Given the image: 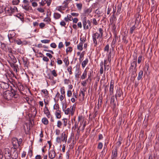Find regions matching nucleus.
Segmentation results:
<instances>
[{
	"mask_svg": "<svg viewBox=\"0 0 159 159\" xmlns=\"http://www.w3.org/2000/svg\"><path fill=\"white\" fill-rule=\"evenodd\" d=\"M3 97L5 99L9 100L13 98H17L19 97L17 91L12 89L10 91L7 90L3 93Z\"/></svg>",
	"mask_w": 159,
	"mask_h": 159,
	"instance_id": "nucleus-1",
	"label": "nucleus"
},
{
	"mask_svg": "<svg viewBox=\"0 0 159 159\" xmlns=\"http://www.w3.org/2000/svg\"><path fill=\"white\" fill-rule=\"evenodd\" d=\"M98 32L99 34H98V32L94 33L92 35V39L93 42V43L95 44L94 46H97V39H98L102 38L103 36V30L102 28H99L98 29Z\"/></svg>",
	"mask_w": 159,
	"mask_h": 159,
	"instance_id": "nucleus-2",
	"label": "nucleus"
},
{
	"mask_svg": "<svg viewBox=\"0 0 159 159\" xmlns=\"http://www.w3.org/2000/svg\"><path fill=\"white\" fill-rule=\"evenodd\" d=\"M137 57H134L133 59L131 61V65L129 69V71L134 74L136 73L137 70Z\"/></svg>",
	"mask_w": 159,
	"mask_h": 159,
	"instance_id": "nucleus-3",
	"label": "nucleus"
},
{
	"mask_svg": "<svg viewBox=\"0 0 159 159\" xmlns=\"http://www.w3.org/2000/svg\"><path fill=\"white\" fill-rule=\"evenodd\" d=\"M82 22L83 24V28L84 30H88L90 29L91 27L89 26L86 22V17H84L82 20Z\"/></svg>",
	"mask_w": 159,
	"mask_h": 159,
	"instance_id": "nucleus-4",
	"label": "nucleus"
},
{
	"mask_svg": "<svg viewBox=\"0 0 159 159\" xmlns=\"http://www.w3.org/2000/svg\"><path fill=\"white\" fill-rule=\"evenodd\" d=\"M8 37L9 40L10 42H11L12 43L14 42L15 43H16L17 44L19 45L21 44L22 43V41L20 39L15 40L14 39L13 37H10L9 35H8Z\"/></svg>",
	"mask_w": 159,
	"mask_h": 159,
	"instance_id": "nucleus-5",
	"label": "nucleus"
},
{
	"mask_svg": "<svg viewBox=\"0 0 159 159\" xmlns=\"http://www.w3.org/2000/svg\"><path fill=\"white\" fill-rule=\"evenodd\" d=\"M0 87L1 89L3 90H6L9 88V85L7 83L0 82Z\"/></svg>",
	"mask_w": 159,
	"mask_h": 159,
	"instance_id": "nucleus-6",
	"label": "nucleus"
},
{
	"mask_svg": "<svg viewBox=\"0 0 159 159\" xmlns=\"http://www.w3.org/2000/svg\"><path fill=\"white\" fill-rule=\"evenodd\" d=\"M114 80H111L110 82V89H109V92L110 95H112L113 93V90H114Z\"/></svg>",
	"mask_w": 159,
	"mask_h": 159,
	"instance_id": "nucleus-7",
	"label": "nucleus"
},
{
	"mask_svg": "<svg viewBox=\"0 0 159 159\" xmlns=\"http://www.w3.org/2000/svg\"><path fill=\"white\" fill-rule=\"evenodd\" d=\"M23 2L25 4V5L23 6H22V7L23 9L26 10L27 11L29 10V2L27 0H24Z\"/></svg>",
	"mask_w": 159,
	"mask_h": 159,
	"instance_id": "nucleus-8",
	"label": "nucleus"
},
{
	"mask_svg": "<svg viewBox=\"0 0 159 159\" xmlns=\"http://www.w3.org/2000/svg\"><path fill=\"white\" fill-rule=\"evenodd\" d=\"M56 156V153L53 150H51L48 153L49 157L51 159L54 158Z\"/></svg>",
	"mask_w": 159,
	"mask_h": 159,
	"instance_id": "nucleus-9",
	"label": "nucleus"
},
{
	"mask_svg": "<svg viewBox=\"0 0 159 159\" xmlns=\"http://www.w3.org/2000/svg\"><path fill=\"white\" fill-rule=\"evenodd\" d=\"M44 113L46 115L47 117L49 118L51 116V113L47 107L46 105L43 109Z\"/></svg>",
	"mask_w": 159,
	"mask_h": 159,
	"instance_id": "nucleus-10",
	"label": "nucleus"
},
{
	"mask_svg": "<svg viewBox=\"0 0 159 159\" xmlns=\"http://www.w3.org/2000/svg\"><path fill=\"white\" fill-rule=\"evenodd\" d=\"M13 152L11 154V158L13 159H16L18 157L17 151L15 148Z\"/></svg>",
	"mask_w": 159,
	"mask_h": 159,
	"instance_id": "nucleus-11",
	"label": "nucleus"
},
{
	"mask_svg": "<svg viewBox=\"0 0 159 159\" xmlns=\"http://www.w3.org/2000/svg\"><path fill=\"white\" fill-rule=\"evenodd\" d=\"M14 142L16 143L17 142L18 145V146H20L22 142V140L21 139H20L19 140L16 138H14L13 139V142H12L13 146L16 145V144L14 143Z\"/></svg>",
	"mask_w": 159,
	"mask_h": 159,
	"instance_id": "nucleus-12",
	"label": "nucleus"
},
{
	"mask_svg": "<svg viewBox=\"0 0 159 159\" xmlns=\"http://www.w3.org/2000/svg\"><path fill=\"white\" fill-rule=\"evenodd\" d=\"M117 156V149L116 148H114L112 150L111 155L112 159H115Z\"/></svg>",
	"mask_w": 159,
	"mask_h": 159,
	"instance_id": "nucleus-13",
	"label": "nucleus"
},
{
	"mask_svg": "<svg viewBox=\"0 0 159 159\" xmlns=\"http://www.w3.org/2000/svg\"><path fill=\"white\" fill-rule=\"evenodd\" d=\"M67 135L66 134L65 132H63L61 134V141L63 142L65 141L66 142L67 141Z\"/></svg>",
	"mask_w": 159,
	"mask_h": 159,
	"instance_id": "nucleus-14",
	"label": "nucleus"
},
{
	"mask_svg": "<svg viewBox=\"0 0 159 159\" xmlns=\"http://www.w3.org/2000/svg\"><path fill=\"white\" fill-rule=\"evenodd\" d=\"M61 112L60 110L56 111L55 112V115L57 119H60L61 118Z\"/></svg>",
	"mask_w": 159,
	"mask_h": 159,
	"instance_id": "nucleus-15",
	"label": "nucleus"
},
{
	"mask_svg": "<svg viewBox=\"0 0 159 159\" xmlns=\"http://www.w3.org/2000/svg\"><path fill=\"white\" fill-rule=\"evenodd\" d=\"M5 153L4 154L5 157L6 156H11V154L10 153V150L8 148H6L5 149Z\"/></svg>",
	"mask_w": 159,
	"mask_h": 159,
	"instance_id": "nucleus-16",
	"label": "nucleus"
},
{
	"mask_svg": "<svg viewBox=\"0 0 159 159\" xmlns=\"http://www.w3.org/2000/svg\"><path fill=\"white\" fill-rule=\"evenodd\" d=\"M143 75V71L142 70L139 71L138 74V76L137 77V79L138 80H139L142 78Z\"/></svg>",
	"mask_w": 159,
	"mask_h": 159,
	"instance_id": "nucleus-17",
	"label": "nucleus"
},
{
	"mask_svg": "<svg viewBox=\"0 0 159 159\" xmlns=\"http://www.w3.org/2000/svg\"><path fill=\"white\" fill-rule=\"evenodd\" d=\"M5 11L6 13L9 14L10 15L12 14L11 7H6L5 8Z\"/></svg>",
	"mask_w": 159,
	"mask_h": 159,
	"instance_id": "nucleus-18",
	"label": "nucleus"
},
{
	"mask_svg": "<svg viewBox=\"0 0 159 159\" xmlns=\"http://www.w3.org/2000/svg\"><path fill=\"white\" fill-rule=\"evenodd\" d=\"M87 70H86V69H85L81 77V79L83 80L87 76Z\"/></svg>",
	"mask_w": 159,
	"mask_h": 159,
	"instance_id": "nucleus-19",
	"label": "nucleus"
},
{
	"mask_svg": "<svg viewBox=\"0 0 159 159\" xmlns=\"http://www.w3.org/2000/svg\"><path fill=\"white\" fill-rule=\"evenodd\" d=\"M64 19L67 22L69 20H73V18L71 15H68L67 17H65Z\"/></svg>",
	"mask_w": 159,
	"mask_h": 159,
	"instance_id": "nucleus-20",
	"label": "nucleus"
},
{
	"mask_svg": "<svg viewBox=\"0 0 159 159\" xmlns=\"http://www.w3.org/2000/svg\"><path fill=\"white\" fill-rule=\"evenodd\" d=\"M42 122L45 125H47L48 124V120L46 117H43L42 119Z\"/></svg>",
	"mask_w": 159,
	"mask_h": 159,
	"instance_id": "nucleus-21",
	"label": "nucleus"
},
{
	"mask_svg": "<svg viewBox=\"0 0 159 159\" xmlns=\"http://www.w3.org/2000/svg\"><path fill=\"white\" fill-rule=\"evenodd\" d=\"M75 105V104H74L72 106H71L70 107V111L72 115L74 113Z\"/></svg>",
	"mask_w": 159,
	"mask_h": 159,
	"instance_id": "nucleus-22",
	"label": "nucleus"
},
{
	"mask_svg": "<svg viewBox=\"0 0 159 159\" xmlns=\"http://www.w3.org/2000/svg\"><path fill=\"white\" fill-rule=\"evenodd\" d=\"M83 44L82 42H80V43L78 44L77 46V48L78 49L80 50V51H82L83 50Z\"/></svg>",
	"mask_w": 159,
	"mask_h": 159,
	"instance_id": "nucleus-23",
	"label": "nucleus"
},
{
	"mask_svg": "<svg viewBox=\"0 0 159 159\" xmlns=\"http://www.w3.org/2000/svg\"><path fill=\"white\" fill-rule=\"evenodd\" d=\"M88 59L86 58L85 60L82 63V67L83 68H84L86 65H87L88 62Z\"/></svg>",
	"mask_w": 159,
	"mask_h": 159,
	"instance_id": "nucleus-24",
	"label": "nucleus"
},
{
	"mask_svg": "<svg viewBox=\"0 0 159 159\" xmlns=\"http://www.w3.org/2000/svg\"><path fill=\"white\" fill-rule=\"evenodd\" d=\"M121 91L120 89H117L116 91V93L115 96L116 98L117 97H120L121 96Z\"/></svg>",
	"mask_w": 159,
	"mask_h": 159,
	"instance_id": "nucleus-25",
	"label": "nucleus"
},
{
	"mask_svg": "<svg viewBox=\"0 0 159 159\" xmlns=\"http://www.w3.org/2000/svg\"><path fill=\"white\" fill-rule=\"evenodd\" d=\"M56 19H59L61 17V15L60 14L57 13H55L54 14L53 16Z\"/></svg>",
	"mask_w": 159,
	"mask_h": 159,
	"instance_id": "nucleus-26",
	"label": "nucleus"
},
{
	"mask_svg": "<svg viewBox=\"0 0 159 159\" xmlns=\"http://www.w3.org/2000/svg\"><path fill=\"white\" fill-rule=\"evenodd\" d=\"M92 10V8H89L87 9L86 10H84V13L85 14H88L91 13Z\"/></svg>",
	"mask_w": 159,
	"mask_h": 159,
	"instance_id": "nucleus-27",
	"label": "nucleus"
},
{
	"mask_svg": "<svg viewBox=\"0 0 159 159\" xmlns=\"http://www.w3.org/2000/svg\"><path fill=\"white\" fill-rule=\"evenodd\" d=\"M63 121V127H66L67 124L68 120L66 118H64L62 119Z\"/></svg>",
	"mask_w": 159,
	"mask_h": 159,
	"instance_id": "nucleus-28",
	"label": "nucleus"
},
{
	"mask_svg": "<svg viewBox=\"0 0 159 159\" xmlns=\"http://www.w3.org/2000/svg\"><path fill=\"white\" fill-rule=\"evenodd\" d=\"M102 99V96H99V99L98 102V107H99V106H101Z\"/></svg>",
	"mask_w": 159,
	"mask_h": 159,
	"instance_id": "nucleus-29",
	"label": "nucleus"
},
{
	"mask_svg": "<svg viewBox=\"0 0 159 159\" xmlns=\"http://www.w3.org/2000/svg\"><path fill=\"white\" fill-rule=\"evenodd\" d=\"M76 6L78 10H81L82 7V4L81 3H76Z\"/></svg>",
	"mask_w": 159,
	"mask_h": 159,
	"instance_id": "nucleus-30",
	"label": "nucleus"
},
{
	"mask_svg": "<svg viewBox=\"0 0 159 159\" xmlns=\"http://www.w3.org/2000/svg\"><path fill=\"white\" fill-rule=\"evenodd\" d=\"M39 54H41L42 56H43V61L46 62H48L49 61L48 58L47 57L44 56L43 54H42L41 52H39Z\"/></svg>",
	"mask_w": 159,
	"mask_h": 159,
	"instance_id": "nucleus-31",
	"label": "nucleus"
},
{
	"mask_svg": "<svg viewBox=\"0 0 159 159\" xmlns=\"http://www.w3.org/2000/svg\"><path fill=\"white\" fill-rule=\"evenodd\" d=\"M62 123L61 121L60 120H58L57 121V126L59 128H61L62 125Z\"/></svg>",
	"mask_w": 159,
	"mask_h": 159,
	"instance_id": "nucleus-32",
	"label": "nucleus"
},
{
	"mask_svg": "<svg viewBox=\"0 0 159 159\" xmlns=\"http://www.w3.org/2000/svg\"><path fill=\"white\" fill-rule=\"evenodd\" d=\"M59 106L58 104H55L53 107V109L56 110V111L60 110H59Z\"/></svg>",
	"mask_w": 159,
	"mask_h": 159,
	"instance_id": "nucleus-33",
	"label": "nucleus"
},
{
	"mask_svg": "<svg viewBox=\"0 0 159 159\" xmlns=\"http://www.w3.org/2000/svg\"><path fill=\"white\" fill-rule=\"evenodd\" d=\"M136 28V27H135V25H134L131 27L129 32L130 34H132L133 33V31Z\"/></svg>",
	"mask_w": 159,
	"mask_h": 159,
	"instance_id": "nucleus-34",
	"label": "nucleus"
},
{
	"mask_svg": "<svg viewBox=\"0 0 159 159\" xmlns=\"http://www.w3.org/2000/svg\"><path fill=\"white\" fill-rule=\"evenodd\" d=\"M11 11L12 14L13 13H14L16 11H17V7L15 6H14L13 8L12 7H11Z\"/></svg>",
	"mask_w": 159,
	"mask_h": 159,
	"instance_id": "nucleus-35",
	"label": "nucleus"
},
{
	"mask_svg": "<svg viewBox=\"0 0 159 159\" xmlns=\"http://www.w3.org/2000/svg\"><path fill=\"white\" fill-rule=\"evenodd\" d=\"M51 73L54 77H56L57 76V74L55 70H53L51 71Z\"/></svg>",
	"mask_w": 159,
	"mask_h": 159,
	"instance_id": "nucleus-36",
	"label": "nucleus"
},
{
	"mask_svg": "<svg viewBox=\"0 0 159 159\" xmlns=\"http://www.w3.org/2000/svg\"><path fill=\"white\" fill-rule=\"evenodd\" d=\"M20 0H13L12 3L13 5H18L20 2Z\"/></svg>",
	"mask_w": 159,
	"mask_h": 159,
	"instance_id": "nucleus-37",
	"label": "nucleus"
},
{
	"mask_svg": "<svg viewBox=\"0 0 159 159\" xmlns=\"http://www.w3.org/2000/svg\"><path fill=\"white\" fill-rule=\"evenodd\" d=\"M71 1V0H66L65 1H64L62 3V4H65L67 6H68L69 3Z\"/></svg>",
	"mask_w": 159,
	"mask_h": 159,
	"instance_id": "nucleus-38",
	"label": "nucleus"
},
{
	"mask_svg": "<svg viewBox=\"0 0 159 159\" xmlns=\"http://www.w3.org/2000/svg\"><path fill=\"white\" fill-rule=\"evenodd\" d=\"M64 61L66 66H68L69 64V62L68 59L65 58L64 59Z\"/></svg>",
	"mask_w": 159,
	"mask_h": 159,
	"instance_id": "nucleus-39",
	"label": "nucleus"
},
{
	"mask_svg": "<svg viewBox=\"0 0 159 159\" xmlns=\"http://www.w3.org/2000/svg\"><path fill=\"white\" fill-rule=\"evenodd\" d=\"M65 112V113L66 115H68L69 112H70V109L69 108H67L66 110H65V111H63Z\"/></svg>",
	"mask_w": 159,
	"mask_h": 159,
	"instance_id": "nucleus-40",
	"label": "nucleus"
},
{
	"mask_svg": "<svg viewBox=\"0 0 159 159\" xmlns=\"http://www.w3.org/2000/svg\"><path fill=\"white\" fill-rule=\"evenodd\" d=\"M23 64L25 66H26L27 65L28 60L27 58H23Z\"/></svg>",
	"mask_w": 159,
	"mask_h": 159,
	"instance_id": "nucleus-41",
	"label": "nucleus"
},
{
	"mask_svg": "<svg viewBox=\"0 0 159 159\" xmlns=\"http://www.w3.org/2000/svg\"><path fill=\"white\" fill-rule=\"evenodd\" d=\"M80 42H82L83 43H84L86 41V38L83 37H81L80 39Z\"/></svg>",
	"mask_w": 159,
	"mask_h": 159,
	"instance_id": "nucleus-42",
	"label": "nucleus"
},
{
	"mask_svg": "<svg viewBox=\"0 0 159 159\" xmlns=\"http://www.w3.org/2000/svg\"><path fill=\"white\" fill-rule=\"evenodd\" d=\"M103 147V144L102 143L100 142L98 143V149H102Z\"/></svg>",
	"mask_w": 159,
	"mask_h": 159,
	"instance_id": "nucleus-43",
	"label": "nucleus"
},
{
	"mask_svg": "<svg viewBox=\"0 0 159 159\" xmlns=\"http://www.w3.org/2000/svg\"><path fill=\"white\" fill-rule=\"evenodd\" d=\"M72 51V48L71 47H69L67 48L66 50V52L67 53V54L68 53V52H71Z\"/></svg>",
	"mask_w": 159,
	"mask_h": 159,
	"instance_id": "nucleus-44",
	"label": "nucleus"
},
{
	"mask_svg": "<svg viewBox=\"0 0 159 159\" xmlns=\"http://www.w3.org/2000/svg\"><path fill=\"white\" fill-rule=\"evenodd\" d=\"M41 92L46 95L48 94V91L46 89H43Z\"/></svg>",
	"mask_w": 159,
	"mask_h": 159,
	"instance_id": "nucleus-45",
	"label": "nucleus"
},
{
	"mask_svg": "<svg viewBox=\"0 0 159 159\" xmlns=\"http://www.w3.org/2000/svg\"><path fill=\"white\" fill-rule=\"evenodd\" d=\"M143 58V56L142 55H140L138 57V64H140Z\"/></svg>",
	"mask_w": 159,
	"mask_h": 159,
	"instance_id": "nucleus-46",
	"label": "nucleus"
},
{
	"mask_svg": "<svg viewBox=\"0 0 159 159\" xmlns=\"http://www.w3.org/2000/svg\"><path fill=\"white\" fill-rule=\"evenodd\" d=\"M41 42L43 43H49L50 42V40L48 39H44L41 40Z\"/></svg>",
	"mask_w": 159,
	"mask_h": 159,
	"instance_id": "nucleus-47",
	"label": "nucleus"
},
{
	"mask_svg": "<svg viewBox=\"0 0 159 159\" xmlns=\"http://www.w3.org/2000/svg\"><path fill=\"white\" fill-rule=\"evenodd\" d=\"M109 45L108 44H107L104 48V51L108 52L109 51Z\"/></svg>",
	"mask_w": 159,
	"mask_h": 159,
	"instance_id": "nucleus-48",
	"label": "nucleus"
},
{
	"mask_svg": "<svg viewBox=\"0 0 159 159\" xmlns=\"http://www.w3.org/2000/svg\"><path fill=\"white\" fill-rule=\"evenodd\" d=\"M56 142L58 143H61V138L58 137L56 139Z\"/></svg>",
	"mask_w": 159,
	"mask_h": 159,
	"instance_id": "nucleus-49",
	"label": "nucleus"
},
{
	"mask_svg": "<svg viewBox=\"0 0 159 159\" xmlns=\"http://www.w3.org/2000/svg\"><path fill=\"white\" fill-rule=\"evenodd\" d=\"M72 67L71 66H70L67 68V70L69 72V74L71 75L72 74V72L71 71Z\"/></svg>",
	"mask_w": 159,
	"mask_h": 159,
	"instance_id": "nucleus-50",
	"label": "nucleus"
},
{
	"mask_svg": "<svg viewBox=\"0 0 159 159\" xmlns=\"http://www.w3.org/2000/svg\"><path fill=\"white\" fill-rule=\"evenodd\" d=\"M43 21L46 22H49L51 21V19L50 18L46 17L43 20Z\"/></svg>",
	"mask_w": 159,
	"mask_h": 159,
	"instance_id": "nucleus-51",
	"label": "nucleus"
},
{
	"mask_svg": "<svg viewBox=\"0 0 159 159\" xmlns=\"http://www.w3.org/2000/svg\"><path fill=\"white\" fill-rule=\"evenodd\" d=\"M37 10L40 12L43 13L44 12V10L42 8H38Z\"/></svg>",
	"mask_w": 159,
	"mask_h": 159,
	"instance_id": "nucleus-52",
	"label": "nucleus"
},
{
	"mask_svg": "<svg viewBox=\"0 0 159 159\" xmlns=\"http://www.w3.org/2000/svg\"><path fill=\"white\" fill-rule=\"evenodd\" d=\"M47 75L48 76V78L50 80H53V79H54V77H52V76H51V74H47Z\"/></svg>",
	"mask_w": 159,
	"mask_h": 159,
	"instance_id": "nucleus-53",
	"label": "nucleus"
},
{
	"mask_svg": "<svg viewBox=\"0 0 159 159\" xmlns=\"http://www.w3.org/2000/svg\"><path fill=\"white\" fill-rule=\"evenodd\" d=\"M6 44L3 43H1V48L3 49H4L6 48Z\"/></svg>",
	"mask_w": 159,
	"mask_h": 159,
	"instance_id": "nucleus-54",
	"label": "nucleus"
},
{
	"mask_svg": "<svg viewBox=\"0 0 159 159\" xmlns=\"http://www.w3.org/2000/svg\"><path fill=\"white\" fill-rule=\"evenodd\" d=\"M64 45L63 44V43L62 42H60L59 43L58 46V48L60 49L61 48H62L63 47Z\"/></svg>",
	"mask_w": 159,
	"mask_h": 159,
	"instance_id": "nucleus-55",
	"label": "nucleus"
},
{
	"mask_svg": "<svg viewBox=\"0 0 159 159\" xmlns=\"http://www.w3.org/2000/svg\"><path fill=\"white\" fill-rule=\"evenodd\" d=\"M61 92L62 94H64L65 93L64 87L61 88Z\"/></svg>",
	"mask_w": 159,
	"mask_h": 159,
	"instance_id": "nucleus-56",
	"label": "nucleus"
},
{
	"mask_svg": "<svg viewBox=\"0 0 159 159\" xmlns=\"http://www.w3.org/2000/svg\"><path fill=\"white\" fill-rule=\"evenodd\" d=\"M50 46L52 48H56L57 47V45L55 43H53L51 44Z\"/></svg>",
	"mask_w": 159,
	"mask_h": 159,
	"instance_id": "nucleus-57",
	"label": "nucleus"
},
{
	"mask_svg": "<svg viewBox=\"0 0 159 159\" xmlns=\"http://www.w3.org/2000/svg\"><path fill=\"white\" fill-rule=\"evenodd\" d=\"M72 92L70 90H68L67 93V95L68 97H70L72 95Z\"/></svg>",
	"mask_w": 159,
	"mask_h": 159,
	"instance_id": "nucleus-58",
	"label": "nucleus"
},
{
	"mask_svg": "<svg viewBox=\"0 0 159 159\" xmlns=\"http://www.w3.org/2000/svg\"><path fill=\"white\" fill-rule=\"evenodd\" d=\"M45 24L43 23H41L39 25L41 29H43L45 26Z\"/></svg>",
	"mask_w": 159,
	"mask_h": 159,
	"instance_id": "nucleus-59",
	"label": "nucleus"
},
{
	"mask_svg": "<svg viewBox=\"0 0 159 159\" xmlns=\"http://www.w3.org/2000/svg\"><path fill=\"white\" fill-rule=\"evenodd\" d=\"M108 85H105L104 86V91L105 93H107L108 91Z\"/></svg>",
	"mask_w": 159,
	"mask_h": 159,
	"instance_id": "nucleus-60",
	"label": "nucleus"
},
{
	"mask_svg": "<svg viewBox=\"0 0 159 159\" xmlns=\"http://www.w3.org/2000/svg\"><path fill=\"white\" fill-rule=\"evenodd\" d=\"M104 70H105L106 69L107 70H108L110 68V66L109 65H107L104 66Z\"/></svg>",
	"mask_w": 159,
	"mask_h": 159,
	"instance_id": "nucleus-61",
	"label": "nucleus"
},
{
	"mask_svg": "<svg viewBox=\"0 0 159 159\" xmlns=\"http://www.w3.org/2000/svg\"><path fill=\"white\" fill-rule=\"evenodd\" d=\"M56 134V135H58L60 133V130L58 129H56L55 130Z\"/></svg>",
	"mask_w": 159,
	"mask_h": 159,
	"instance_id": "nucleus-62",
	"label": "nucleus"
},
{
	"mask_svg": "<svg viewBox=\"0 0 159 159\" xmlns=\"http://www.w3.org/2000/svg\"><path fill=\"white\" fill-rule=\"evenodd\" d=\"M93 23L94 25H97L98 24V22H97V21L96 20L95 18H93Z\"/></svg>",
	"mask_w": 159,
	"mask_h": 159,
	"instance_id": "nucleus-63",
	"label": "nucleus"
},
{
	"mask_svg": "<svg viewBox=\"0 0 159 159\" xmlns=\"http://www.w3.org/2000/svg\"><path fill=\"white\" fill-rule=\"evenodd\" d=\"M71 14L72 16H77L79 15L78 13L74 12L71 13Z\"/></svg>",
	"mask_w": 159,
	"mask_h": 159,
	"instance_id": "nucleus-64",
	"label": "nucleus"
}]
</instances>
